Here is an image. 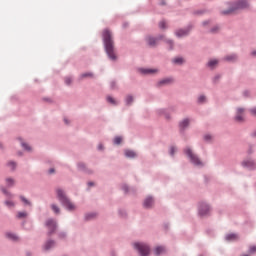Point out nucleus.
<instances>
[{
    "instance_id": "nucleus-1",
    "label": "nucleus",
    "mask_w": 256,
    "mask_h": 256,
    "mask_svg": "<svg viewBox=\"0 0 256 256\" xmlns=\"http://www.w3.org/2000/svg\"><path fill=\"white\" fill-rule=\"evenodd\" d=\"M102 41L104 51L108 59H110V61H117V55H115V42L113 41V37L111 36V31H109V29H105L103 31Z\"/></svg>"
},
{
    "instance_id": "nucleus-2",
    "label": "nucleus",
    "mask_w": 256,
    "mask_h": 256,
    "mask_svg": "<svg viewBox=\"0 0 256 256\" xmlns=\"http://www.w3.org/2000/svg\"><path fill=\"white\" fill-rule=\"evenodd\" d=\"M56 195L62 207H65L67 211H75V204L71 202L69 197H67V194H65V191H63V189L57 188Z\"/></svg>"
},
{
    "instance_id": "nucleus-3",
    "label": "nucleus",
    "mask_w": 256,
    "mask_h": 256,
    "mask_svg": "<svg viewBox=\"0 0 256 256\" xmlns=\"http://www.w3.org/2000/svg\"><path fill=\"white\" fill-rule=\"evenodd\" d=\"M248 7L249 2L247 0H237L231 3L229 9L222 11V15H231V13H235V11L247 9Z\"/></svg>"
},
{
    "instance_id": "nucleus-4",
    "label": "nucleus",
    "mask_w": 256,
    "mask_h": 256,
    "mask_svg": "<svg viewBox=\"0 0 256 256\" xmlns=\"http://www.w3.org/2000/svg\"><path fill=\"white\" fill-rule=\"evenodd\" d=\"M132 247L139 253L140 256H149V253H151L149 244L145 242H134L132 243Z\"/></svg>"
},
{
    "instance_id": "nucleus-5",
    "label": "nucleus",
    "mask_w": 256,
    "mask_h": 256,
    "mask_svg": "<svg viewBox=\"0 0 256 256\" xmlns=\"http://www.w3.org/2000/svg\"><path fill=\"white\" fill-rule=\"evenodd\" d=\"M184 154L188 157L190 163L192 165H195V167H203V162L199 159V156L197 154L193 153V150H191L190 147L184 148Z\"/></svg>"
},
{
    "instance_id": "nucleus-6",
    "label": "nucleus",
    "mask_w": 256,
    "mask_h": 256,
    "mask_svg": "<svg viewBox=\"0 0 256 256\" xmlns=\"http://www.w3.org/2000/svg\"><path fill=\"white\" fill-rule=\"evenodd\" d=\"M192 29H193V24H189L188 26H186V28L177 29L175 31V36L178 39H181V37H187L191 33Z\"/></svg>"
},
{
    "instance_id": "nucleus-7",
    "label": "nucleus",
    "mask_w": 256,
    "mask_h": 256,
    "mask_svg": "<svg viewBox=\"0 0 256 256\" xmlns=\"http://www.w3.org/2000/svg\"><path fill=\"white\" fill-rule=\"evenodd\" d=\"M45 225L49 229L47 235H48V237H51V235H53V233H55V231H57V221H55V219H53V218H50V219L46 220Z\"/></svg>"
},
{
    "instance_id": "nucleus-8",
    "label": "nucleus",
    "mask_w": 256,
    "mask_h": 256,
    "mask_svg": "<svg viewBox=\"0 0 256 256\" xmlns=\"http://www.w3.org/2000/svg\"><path fill=\"white\" fill-rule=\"evenodd\" d=\"M209 211H211V207L204 202L199 203L198 205V215L200 217H206V215H209Z\"/></svg>"
},
{
    "instance_id": "nucleus-9",
    "label": "nucleus",
    "mask_w": 256,
    "mask_h": 256,
    "mask_svg": "<svg viewBox=\"0 0 256 256\" xmlns=\"http://www.w3.org/2000/svg\"><path fill=\"white\" fill-rule=\"evenodd\" d=\"M244 169H248V171H255L256 169V162L253 159H246L241 163Z\"/></svg>"
},
{
    "instance_id": "nucleus-10",
    "label": "nucleus",
    "mask_w": 256,
    "mask_h": 256,
    "mask_svg": "<svg viewBox=\"0 0 256 256\" xmlns=\"http://www.w3.org/2000/svg\"><path fill=\"white\" fill-rule=\"evenodd\" d=\"M163 37V35H158L157 37L148 36L146 37V41L150 47H155V45H157V43H159V41H161Z\"/></svg>"
},
{
    "instance_id": "nucleus-11",
    "label": "nucleus",
    "mask_w": 256,
    "mask_h": 256,
    "mask_svg": "<svg viewBox=\"0 0 256 256\" xmlns=\"http://www.w3.org/2000/svg\"><path fill=\"white\" fill-rule=\"evenodd\" d=\"M78 171H82V173H86L87 175H93V170L87 168V165L83 162H79L77 164Z\"/></svg>"
},
{
    "instance_id": "nucleus-12",
    "label": "nucleus",
    "mask_w": 256,
    "mask_h": 256,
    "mask_svg": "<svg viewBox=\"0 0 256 256\" xmlns=\"http://www.w3.org/2000/svg\"><path fill=\"white\" fill-rule=\"evenodd\" d=\"M139 72L142 75H153V73H158V69H153V68H139Z\"/></svg>"
},
{
    "instance_id": "nucleus-13",
    "label": "nucleus",
    "mask_w": 256,
    "mask_h": 256,
    "mask_svg": "<svg viewBox=\"0 0 256 256\" xmlns=\"http://www.w3.org/2000/svg\"><path fill=\"white\" fill-rule=\"evenodd\" d=\"M55 247V240L49 239L45 242L43 249L44 251H49Z\"/></svg>"
},
{
    "instance_id": "nucleus-14",
    "label": "nucleus",
    "mask_w": 256,
    "mask_h": 256,
    "mask_svg": "<svg viewBox=\"0 0 256 256\" xmlns=\"http://www.w3.org/2000/svg\"><path fill=\"white\" fill-rule=\"evenodd\" d=\"M173 83V78H164L157 83V87H163V85H169Z\"/></svg>"
},
{
    "instance_id": "nucleus-15",
    "label": "nucleus",
    "mask_w": 256,
    "mask_h": 256,
    "mask_svg": "<svg viewBox=\"0 0 256 256\" xmlns=\"http://www.w3.org/2000/svg\"><path fill=\"white\" fill-rule=\"evenodd\" d=\"M153 205V197L149 196L144 200L143 206L145 209H151V206Z\"/></svg>"
},
{
    "instance_id": "nucleus-16",
    "label": "nucleus",
    "mask_w": 256,
    "mask_h": 256,
    "mask_svg": "<svg viewBox=\"0 0 256 256\" xmlns=\"http://www.w3.org/2000/svg\"><path fill=\"white\" fill-rule=\"evenodd\" d=\"M95 217H97V212H89V213L85 214L84 220L85 221H93V219H95Z\"/></svg>"
},
{
    "instance_id": "nucleus-17",
    "label": "nucleus",
    "mask_w": 256,
    "mask_h": 256,
    "mask_svg": "<svg viewBox=\"0 0 256 256\" xmlns=\"http://www.w3.org/2000/svg\"><path fill=\"white\" fill-rule=\"evenodd\" d=\"M124 155L128 159H135V157H137V153H135V151H133V150H125Z\"/></svg>"
},
{
    "instance_id": "nucleus-18",
    "label": "nucleus",
    "mask_w": 256,
    "mask_h": 256,
    "mask_svg": "<svg viewBox=\"0 0 256 256\" xmlns=\"http://www.w3.org/2000/svg\"><path fill=\"white\" fill-rule=\"evenodd\" d=\"M173 65H183L185 63V59L183 57H175L172 59Z\"/></svg>"
},
{
    "instance_id": "nucleus-19",
    "label": "nucleus",
    "mask_w": 256,
    "mask_h": 256,
    "mask_svg": "<svg viewBox=\"0 0 256 256\" xmlns=\"http://www.w3.org/2000/svg\"><path fill=\"white\" fill-rule=\"evenodd\" d=\"M180 129H187L189 127V118H185L183 121L179 123Z\"/></svg>"
},
{
    "instance_id": "nucleus-20",
    "label": "nucleus",
    "mask_w": 256,
    "mask_h": 256,
    "mask_svg": "<svg viewBox=\"0 0 256 256\" xmlns=\"http://www.w3.org/2000/svg\"><path fill=\"white\" fill-rule=\"evenodd\" d=\"M237 59V54H230L224 58V61H228L229 63L235 62Z\"/></svg>"
},
{
    "instance_id": "nucleus-21",
    "label": "nucleus",
    "mask_w": 256,
    "mask_h": 256,
    "mask_svg": "<svg viewBox=\"0 0 256 256\" xmlns=\"http://www.w3.org/2000/svg\"><path fill=\"white\" fill-rule=\"evenodd\" d=\"M154 253L155 255L159 256L161 255L162 253H165V247L163 246H158L154 249Z\"/></svg>"
},
{
    "instance_id": "nucleus-22",
    "label": "nucleus",
    "mask_w": 256,
    "mask_h": 256,
    "mask_svg": "<svg viewBox=\"0 0 256 256\" xmlns=\"http://www.w3.org/2000/svg\"><path fill=\"white\" fill-rule=\"evenodd\" d=\"M6 237L7 239H10V241H17V239H19V237H17L15 233L11 232H7Z\"/></svg>"
},
{
    "instance_id": "nucleus-23",
    "label": "nucleus",
    "mask_w": 256,
    "mask_h": 256,
    "mask_svg": "<svg viewBox=\"0 0 256 256\" xmlns=\"http://www.w3.org/2000/svg\"><path fill=\"white\" fill-rule=\"evenodd\" d=\"M0 190L2 191V193L8 197V199H13V194H11V192H9L7 190V188L5 187H1Z\"/></svg>"
},
{
    "instance_id": "nucleus-24",
    "label": "nucleus",
    "mask_w": 256,
    "mask_h": 256,
    "mask_svg": "<svg viewBox=\"0 0 256 256\" xmlns=\"http://www.w3.org/2000/svg\"><path fill=\"white\" fill-rule=\"evenodd\" d=\"M20 200L22 201V203L24 205H26L27 207H32L33 204L31 203V201H29L27 198H25V196H20Z\"/></svg>"
},
{
    "instance_id": "nucleus-25",
    "label": "nucleus",
    "mask_w": 256,
    "mask_h": 256,
    "mask_svg": "<svg viewBox=\"0 0 256 256\" xmlns=\"http://www.w3.org/2000/svg\"><path fill=\"white\" fill-rule=\"evenodd\" d=\"M207 102V97L205 95H200L197 99L198 105H203Z\"/></svg>"
},
{
    "instance_id": "nucleus-26",
    "label": "nucleus",
    "mask_w": 256,
    "mask_h": 256,
    "mask_svg": "<svg viewBox=\"0 0 256 256\" xmlns=\"http://www.w3.org/2000/svg\"><path fill=\"white\" fill-rule=\"evenodd\" d=\"M18 139H19V141L21 143V147H23V149L25 151H31V146H29V144L23 142V139H21V138H18Z\"/></svg>"
},
{
    "instance_id": "nucleus-27",
    "label": "nucleus",
    "mask_w": 256,
    "mask_h": 256,
    "mask_svg": "<svg viewBox=\"0 0 256 256\" xmlns=\"http://www.w3.org/2000/svg\"><path fill=\"white\" fill-rule=\"evenodd\" d=\"M226 241H235V239H237V234L235 233H231V234H227L225 236Z\"/></svg>"
},
{
    "instance_id": "nucleus-28",
    "label": "nucleus",
    "mask_w": 256,
    "mask_h": 256,
    "mask_svg": "<svg viewBox=\"0 0 256 256\" xmlns=\"http://www.w3.org/2000/svg\"><path fill=\"white\" fill-rule=\"evenodd\" d=\"M7 167H10L11 171H15V169H17V163L15 161H10L7 163Z\"/></svg>"
},
{
    "instance_id": "nucleus-29",
    "label": "nucleus",
    "mask_w": 256,
    "mask_h": 256,
    "mask_svg": "<svg viewBox=\"0 0 256 256\" xmlns=\"http://www.w3.org/2000/svg\"><path fill=\"white\" fill-rule=\"evenodd\" d=\"M4 205H6V207H8V209H11V208L15 207V202H13L11 200H6V201H4Z\"/></svg>"
},
{
    "instance_id": "nucleus-30",
    "label": "nucleus",
    "mask_w": 256,
    "mask_h": 256,
    "mask_svg": "<svg viewBox=\"0 0 256 256\" xmlns=\"http://www.w3.org/2000/svg\"><path fill=\"white\" fill-rule=\"evenodd\" d=\"M219 63L218 60H210L208 63H207V66L210 67V69H213V67H215V65H217Z\"/></svg>"
},
{
    "instance_id": "nucleus-31",
    "label": "nucleus",
    "mask_w": 256,
    "mask_h": 256,
    "mask_svg": "<svg viewBox=\"0 0 256 256\" xmlns=\"http://www.w3.org/2000/svg\"><path fill=\"white\" fill-rule=\"evenodd\" d=\"M51 209H52V211H53L54 213H56V214L61 213V209H59V206H57V204H52V205H51Z\"/></svg>"
},
{
    "instance_id": "nucleus-32",
    "label": "nucleus",
    "mask_w": 256,
    "mask_h": 256,
    "mask_svg": "<svg viewBox=\"0 0 256 256\" xmlns=\"http://www.w3.org/2000/svg\"><path fill=\"white\" fill-rule=\"evenodd\" d=\"M106 99L110 103V105H118V103L116 102L115 98H113L111 96H107Z\"/></svg>"
},
{
    "instance_id": "nucleus-33",
    "label": "nucleus",
    "mask_w": 256,
    "mask_h": 256,
    "mask_svg": "<svg viewBox=\"0 0 256 256\" xmlns=\"http://www.w3.org/2000/svg\"><path fill=\"white\" fill-rule=\"evenodd\" d=\"M131 103H133V97L131 95L126 96L125 104L129 106Z\"/></svg>"
},
{
    "instance_id": "nucleus-34",
    "label": "nucleus",
    "mask_w": 256,
    "mask_h": 256,
    "mask_svg": "<svg viewBox=\"0 0 256 256\" xmlns=\"http://www.w3.org/2000/svg\"><path fill=\"white\" fill-rule=\"evenodd\" d=\"M27 212H18L17 213V219H25V217H27Z\"/></svg>"
},
{
    "instance_id": "nucleus-35",
    "label": "nucleus",
    "mask_w": 256,
    "mask_h": 256,
    "mask_svg": "<svg viewBox=\"0 0 256 256\" xmlns=\"http://www.w3.org/2000/svg\"><path fill=\"white\" fill-rule=\"evenodd\" d=\"M6 183L8 187H13V185H15V180H13V178H6Z\"/></svg>"
},
{
    "instance_id": "nucleus-36",
    "label": "nucleus",
    "mask_w": 256,
    "mask_h": 256,
    "mask_svg": "<svg viewBox=\"0 0 256 256\" xmlns=\"http://www.w3.org/2000/svg\"><path fill=\"white\" fill-rule=\"evenodd\" d=\"M121 141H123V139L121 138V136H116L114 138V145H121Z\"/></svg>"
},
{
    "instance_id": "nucleus-37",
    "label": "nucleus",
    "mask_w": 256,
    "mask_h": 256,
    "mask_svg": "<svg viewBox=\"0 0 256 256\" xmlns=\"http://www.w3.org/2000/svg\"><path fill=\"white\" fill-rule=\"evenodd\" d=\"M160 115H165L166 119H171V116H169V114H167V110L165 109H161L159 110Z\"/></svg>"
},
{
    "instance_id": "nucleus-38",
    "label": "nucleus",
    "mask_w": 256,
    "mask_h": 256,
    "mask_svg": "<svg viewBox=\"0 0 256 256\" xmlns=\"http://www.w3.org/2000/svg\"><path fill=\"white\" fill-rule=\"evenodd\" d=\"M85 77H93V73L86 72L80 75V79H85Z\"/></svg>"
},
{
    "instance_id": "nucleus-39",
    "label": "nucleus",
    "mask_w": 256,
    "mask_h": 256,
    "mask_svg": "<svg viewBox=\"0 0 256 256\" xmlns=\"http://www.w3.org/2000/svg\"><path fill=\"white\" fill-rule=\"evenodd\" d=\"M118 213L122 218L127 217V211H125V209H119Z\"/></svg>"
},
{
    "instance_id": "nucleus-40",
    "label": "nucleus",
    "mask_w": 256,
    "mask_h": 256,
    "mask_svg": "<svg viewBox=\"0 0 256 256\" xmlns=\"http://www.w3.org/2000/svg\"><path fill=\"white\" fill-rule=\"evenodd\" d=\"M166 43H167V45H169V50L173 51V45H174L173 40L168 39V40H166Z\"/></svg>"
},
{
    "instance_id": "nucleus-41",
    "label": "nucleus",
    "mask_w": 256,
    "mask_h": 256,
    "mask_svg": "<svg viewBox=\"0 0 256 256\" xmlns=\"http://www.w3.org/2000/svg\"><path fill=\"white\" fill-rule=\"evenodd\" d=\"M235 121H237L238 123L243 122V116H241V114H237L235 116Z\"/></svg>"
},
{
    "instance_id": "nucleus-42",
    "label": "nucleus",
    "mask_w": 256,
    "mask_h": 256,
    "mask_svg": "<svg viewBox=\"0 0 256 256\" xmlns=\"http://www.w3.org/2000/svg\"><path fill=\"white\" fill-rule=\"evenodd\" d=\"M211 139H212L211 134L204 135V141H206L207 143H209L211 141Z\"/></svg>"
},
{
    "instance_id": "nucleus-43",
    "label": "nucleus",
    "mask_w": 256,
    "mask_h": 256,
    "mask_svg": "<svg viewBox=\"0 0 256 256\" xmlns=\"http://www.w3.org/2000/svg\"><path fill=\"white\" fill-rule=\"evenodd\" d=\"M59 239H65L67 237V232H60L58 233Z\"/></svg>"
},
{
    "instance_id": "nucleus-44",
    "label": "nucleus",
    "mask_w": 256,
    "mask_h": 256,
    "mask_svg": "<svg viewBox=\"0 0 256 256\" xmlns=\"http://www.w3.org/2000/svg\"><path fill=\"white\" fill-rule=\"evenodd\" d=\"M122 191H124V193H129V186L127 184L122 185Z\"/></svg>"
},
{
    "instance_id": "nucleus-45",
    "label": "nucleus",
    "mask_w": 256,
    "mask_h": 256,
    "mask_svg": "<svg viewBox=\"0 0 256 256\" xmlns=\"http://www.w3.org/2000/svg\"><path fill=\"white\" fill-rule=\"evenodd\" d=\"M159 27H160L161 29H167V23H166L165 21H161V22L159 23Z\"/></svg>"
},
{
    "instance_id": "nucleus-46",
    "label": "nucleus",
    "mask_w": 256,
    "mask_h": 256,
    "mask_svg": "<svg viewBox=\"0 0 256 256\" xmlns=\"http://www.w3.org/2000/svg\"><path fill=\"white\" fill-rule=\"evenodd\" d=\"M175 151H176V148H175V146H171L170 147V155H171V157H173L174 155H175Z\"/></svg>"
},
{
    "instance_id": "nucleus-47",
    "label": "nucleus",
    "mask_w": 256,
    "mask_h": 256,
    "mask_svg": "<svg viewBox=\"0 0 256 256\" xmlns=\"http://www.w3.org/2000/svg\"><path fill=\"white\" fill-rule=\"evenodd\" d=\"M72 81H73V80L71 79V77H66V78H65V84H66V85H71Z\"/></svg>"
},
{
    "instance_id": "nucleus-48",
    "label": "nucleus",
    "mask_w": 256,
    "mask_h": 256,
    "mask_svg": "<svg viewBox=\"0 0 256 256\" xmlns=\"http://www.w3.org/2000/svg\"><path fill=\"white\" fill-rule=\"evenodd\" d=\"M110 88H111V89H116V88H117V82L111 81V82H110Z\"/></svg>"
},
{
    "instance_id": "nucleus-49",
    "label": "nucleus",
    "mask_w": 256,
    "mask_h": 256,
    "mask_svg": "<svg viewBox=\"0 0 256 256\" xmlns=\"http://www.w3.org/2000/svg\"><path fill=\"white\" fill-rule=\"evenodd\" d=\"M217 31H219V26H214L210 29V33H217Z\"/></svg>"
},
{
    "instance_id": "nucleus-50",
    "label": "nucleus",
    "mask_w": 256,
    "mask_h": 256,
    "mask_svg": "<svg viewBox=\"0 0 256 256\" xmlns=\"http://www.w3.org/2000/svg\"><path fill=\"white\" fill-rule=\"evenodd\" d=\"M250 113L251 115H254V117H256V107L250 109Z\"/></svg>"
},
{
    "instance_id": "nucleus-51",
    "label": "nucleus",
    "mask_w": 256,
    "mask_h": 256,
    "mask_svg": "<svg viewBox=\"0 0 256 256\" xmlns=\"http://www.w3.org/2000/svg\"><path fill=\"white\" fill-rule=\"evenodd\" d=\"M255 251H256V246H251L249 248V253H255Z\"/></svg>"
},
{
    "instance_id": "nucleus-52",
    "label": "nucleus",
    "mask_w": 256,
    "mask_h": 256,
    "mask_svg": "<svg viewBox=\"0 0 256 256\" xmlns=\"http://www.w3.org/2000/svg\"><path fill=\"white\" fill-rule=\"evenodd\" d=\"M245 110L243 108L237 109V115H241Z\"/></svg>"
},
{
    "instance_id": "nucleus-53",
    "label": "nucleus",
    "mask_w": 256,
    "mask_h": 256,
    "mask_svg": "<svg viewBox=\"0 0 256 256\" xmlns=\"http://www.w3.org/2000/svg\"><path fill=\"white\" fill-rule=\"evenodd\" d=\"M218 79H221V75H216L213 79L214 83H217Z\"/></svg>"
},
{
    "instance_id": "nucleus-54",
    "label": "nucleus",
    "mask_w": 256,
    "mask_h": 256,
    "mask_svg": "<svg viewBox=\"0 0 256 256\" xmlns=\"http://www.w3.org/2000/svg\"><path fill=\"white\" fill-rule=\"evenodd\" d=\"M210 21L206 20L204 22H202L203 27H207V25H209Z\"/></svg>"
},
{
    "instance_id": "nucleus-55",
    "label": "nucleus",
    "mask_w": 256,
    "mask_h": 256,
    "mask_svg": "<svg viewBox=\"0 0 256 256\" xmlns=\"http://www.w3.org/2000/svg\"><path fill=\"white\" fill-rule=\"evenodd\" d=\"M48 173L51 175V174H53V173H55V168H50L49 170H48Z\"/></svg>"
},
{
    "instance_id": "nucleus-56",
    "label": "nucleus",
    "mask_w": 256,
    "mask_h": 256,
    "mask_svg": "<svg viewBox=\"0 0 256 256\" xmlns=\"http://www.w3.org/2000/svg\"><path fill=\"white\" fill-rule=\"evenodd\" d=\"M98 151H103V144L98 145Z\"/></svg>"
},
{
    "instance_id": "nucleus-57",
    "label": "nucleus",
    "mask_w": 256,
    "mask_h": 256,
    "mask_svg": "<svg viewBox=\"0 0 256 256\" xmlns=\"http://www.w3.org/2000/svg\"><path fill=\"white\" fill-rule=\"evenodd\" d=\"M0 151H5V146L0 142Z\"/></svg>"
},
{
    "instance_id": "nucleus-58",
    "label": "nucleus",
    "mask_w": 256,
    "mask_h": 256,
    "mask_svg": "<svg viewBox=\"0 0 256 256\" xmlns=\"http://www.w3.org/2000/svg\"><path fill=\"white\" fill-rule=\"evenodd\" d=\"M95 186V182H88V187H94Z\"/></svg>"
},
{
    "instance_id": "nucleus-59",
    "label": "nucleus",
    "mask_w": 256,
    "mask_h": 256,
    "mask_svg": "<svg viewBox=\"0 0 256 256\" xmlns=\"http://www.w3.org/2000/svg\"><path fill=\"white\" fill-rule=\"evenodd\" d=\"M110 256H117V253L115 251H111Z\"/></svg>"
},
{
    "instance_id": "nucleus-60",
    "label": "nucleus",
    "mask_w": 256,
    "mask_h": 256,
    "mask_svg": "<svg viewBox=\"0 0 256 256\" xmlns=\"http://www.w3.org/2000/svg\"><path fill=\"white\" fill-rule=\"evenodd\" d=\"M252 57H256V50L251 52Z\"/></svg>"
},
{
    "instance_id": "nucleus-61",
    "label": "nucleus",
    "mask_w": 256,
    "mask_h": 256,
    "mask_svg": "<svg viewBox=\"0 0 256 256\" xmlns=\"http://www.w3.org/2000/svg\"><path fill=\"white\" fill-rule=\"evenodd\" d=\"M64 123H65L66 125H69V120H68L67 118H64Z\"/></svg>"
},
{
    "instance_id": "nucleus-62",
    "label": "nucleus",
    "mask_w": 256,
    "mask_h": 256,
    "mask_svg": "<svg viewBox=\"0 0 256 256\" xmlns=\"http://www.w3.org/2000/svg\"><path fill=\"white\" fill-rule=\"evenodd\" d=\"M160 5H166L165 0H162V1L160 2Z\"/></svg>"
},
{
    "instance_id": "nucleus-63",
    "label": "nucleus",
    "mask_w": 256,
    "mask_h": 256,
    "mask_svg": "<svg viewBox=\"0 0 256 256\" xmlns=\"http://www.w3.org/2000/svg\"><path fill=\"white\" fill-rule=\"evenodd\" d=\"M26 256H31V252L27 251Z\"/></svg>"
},
{
    "instance_id": "nucleus-64",
    "label": "nucleus",
    "mask_w": 256,
    "mask_h": 256,
    "mask_svg": "<svg viewBox=\"0 0 256 256\" xmlns=\"http://www.w3.org/2000/svg\"><path fill=\"white\" fill-rule=\"evenodd\" d=\"M252 137H256V130L252 133Z\"/></svg>"
}]
</instances>
